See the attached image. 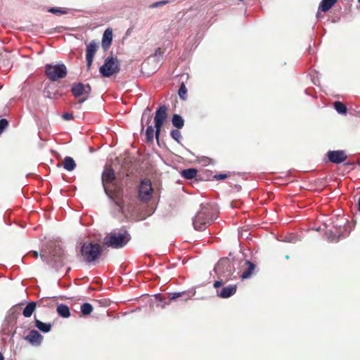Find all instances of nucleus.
Listing matches in <instances>:
<instances>
[{"label":"nucleus","mask_w":360,"mask_h":360,"mask_svg":"<svg viewBox=\"0 0 360 360\" xmlns=\"http://www.w3.org/2000/svg\"><path fill=\"white\" fill-rule=\"evenodd\" d=\"M112 41V30L110 28L106 29L103 34L102 40H101V46L104 51H107V49L110 46Z\"/></svg>","instance_id":"dca6fc26"},{"label":"nucleus","mask_w":360,"mask_h":360,"mask_svg":"<svg viewBox=\"0 0 360 360\" xmlns=\"http://www.w3.org/2000/svg\"><path fill=\"white\" fill-rule=\"evenodd\" d=\"M153 192L151 181L147 179H142L138 188L139 199L142 202H148L151 199Z\"/></svg>","instance_id":"9b49d317"},{"label":"nucleus","mask_w":360,"mask_h":360,"mask_svg":"<svg viewBox=\"0 0 360 360\" xmlns=\"http://www.w3.org/2000/svg\"><path fill=\"white\" fill-rule=\"evenodd\" d=\"M333 105L335 110L339 114L345 115L347 113V106L343 103L340 101H335Z\"/></svg>","instance_id":"c756f323"},{"label":"nucleus","mask_w":360,"mask_h":360,"mask_svg":"<svg viewBox=\"0 0 360 360\" xmlns=\"http://www.w3.org/2000/svg\"><path fill=\"white\" fill-rule=\"evenodd\" d=\"M217 208L212 204H201L200 210L193 218V226L198 231H205L213 221Z\"/></svg>","instance_id":"f257e3e1"},{"label":"nucleus","mask_w":360,"mask_h":360,"mask_svg":"<svg viewBox=\"0 0 360 360\" xmlns=\"http://www.w3.org/2000/svg\"><path fill=\"white\" fill-rule=\"evenodd\" d=\"M358 1L360 3V0H358Z\"/></svg>","instance_id":"3c124183"},{"label":"nucleus","mask_w":360,"mask_h":360,"mask_svg":"<svg viewBox=\"0 0 360 360\" xmlns=\"http://www.w3.org/2000/svg\"><path fill=\"white\" fill-rule=\"evenodd\" d=\"M40 257L43 262H47L51 267L58 271L64 266L66 255L60 246H56L50 251L49 257L42 254Z\"/></svg>","instance_id":"423d86ee"},{"label":"nucleus","mask_w":360,"mask_h":360,"mask_svg":"<svg viewBox=\"0 0 360 360\" xmlns=\"http://www.w3.org/2000/svg\"><path fill=\"white\" fill-rule=\"evenodd\" d=\"M285 241L290 242V243H295L296 241V240L295 239V237L289 236L288 238L286 237Z\"/></svg>","instance_id":"37998d69"},{"label":"nucleus","mask_w":360,"mask_h":360,"mask_svg":"<svg viewBox=\"0 0 360 360\" xmlns=\"http://www.w3.org/2000/svg\"><path fill=\"white\" fill-rule=\"evenodd\" d=\"M338 0H322L319 4V9L323 12L330 10Z\"/></svg>","instance_id":"4be33fe9"},{"label":"nucleus","mask_w":360,"mask_h":360,"mask_svg":"<svg viewBox=\"0 0 360 360\" xmlns=\"http://www.w3.org/2000/svg\"><path fill=\"white\" fill-rule=\"evenodd\" d=\"M103 248L97 243H84L80 248V255L84 262L94 264L102 255Z\"/></svg>","instance_id":"20e7f679"},{"label":"nucleus","mask_w":360,"mask_h":360,"mask_svg":"<svg viewBox=\"0 0 360 360\" xmlns=\"http://www.w3.org/2000/svg\"><path fill=\"white\" fill-rule=\"evenodd\" d=\"M120 63L117 58L108 56L100 67L99 72L104 77H110L120 72Z\"/></svg>","instance_id":"6e6552de"},{"label":"nucleus","mask_w":360,"mask_h":360,"mask_svg":"<svg viewBox=\"0 0 360 360\" xmlns=\"http://www.w3.org/2000/svg\"><path fill=\"white\" fill-rule=\"evenodd\" d=\"M325 235L330 242H338L341 238H344L345 236H342L340 231H333L330 229H328L326 231Z\"/></svg>","instance_id":"a211bd4d"},{"label":"nucleus","mask_w":360,"mask_h":360,"mask_svg":"<svg viewBox=\"0 0 360 360\" xmlns=\"http://www.w3.org/2000/svg\"><path fill=\"white\" fill-rule=\"evenodd\" d=\"M214 177L217 180H223L227 177V175L226 174H219L214 175Z\"/></svg>","instance_id":"79ce46f5"},{"label":"nucleus","mask_w":360,"mask_h":360,"mask_svg":"<svg viewBox=\"0 0 360 360\" xmlns=\"http://www.w3.org/2000/svg\"><path fill=\"white\" fill-rule=\"evenodd\" d=\"M179 96L182 100H186L187 98V89L184 83L181 84L179 89Z\"/></svg>","instance_id":"473e14b6"},{"label":"nucleus","mask_w":360,"mask_h":360,"mask_svg":"<svg viewBox=\"0 0 360 360\" xmlns=\"http://www.w3.org/2000/svg\"><path fill=\"white\" fill-rule=\"evenodd\" d=\"M131 240V236L127 231L111 233L103 238V245L114 249L122 248Z\"/></svg>","instance_id":"39448f33"},{"label":"nucleus","mask_w":360,"mask_h":360,"mask_svg":"<svg viewBox=\"0 0 360 360\" xmlns=\"http://www.w3.org/2000/svg\"><path fill=\"white\" fill-rule=\"evenodd\" d=\"M240 265V261L235 258L224 257L219 260L214 268V271L218 278L223 277L225 281L232 280L238 276L235 275L236 266Z\"/></svg>","instance_id":"f03ea898"},{"label":"nucleus","mask_w":360,"mask_h":360,"mask_svg":"<svg viewBox=\"0 0 360 360\" xmlns=\"http://www.w3.org/2000/svg\"><path fill=\"white\" fill-rule=\"evenodd\" d=\"M25 339L32 345L39 346L42 342L43 336L37 330H32Z\"/></svg>","instance_id":"4468645a"},{"label":"nucleus","mask_w":360,"mask_h":360,"mask_svg":"<svg viewBox=\"0 0 360 360\" xmlns=\"http://www.w3.org/2000/svg\"><path fill=\"white\" fill-rule=\"evenodd\" d=\"M36 302H30L28 304L25 306V307L22 310V314L25 317L29 318L32 316L33 312L36 309Z\"/></svg>","instance_id":"5701e85b"},{"label":"nucleus","mask_w":360,"mask_h":360,"mask_svg":"<svg viewBox=\"0 0 360 360\" xmlns=\"http://www.w3.org/2000/svg\"><path fill=\"white\" fill-rule=\"evenodd\" d=\"M84 85L81 83H75L72 86L71 91L73 96L76 98H79L82 95L84 94Z\"/></svg>","instance_id":"aec40b11"},{"label":"nucleus","mask_w":360,"mask_h":360,"mask_svg":"<svg viewBox=\"0 0 360 360\" xmlns=\"http://www.w3.org/2000/svg\"><path fill=\"white\" fill-rule=\"evenodd\" d=\"M198 170L195 168H188L181 171V176L186 179H192L197 175Z\"/></svg>","instance_id":"bb28decb"},{"label":"nucleus","mask_w":360,"mask_h":360,"mask_svg":"<svg viewBox=\"0 0 360 360\" xmlns=\"http://www.w3.org/2000/svg\"><path fill=\"white\" fill-rule=\"evenodd\" d=\"M45 93H46V97L49 98H53L54 96L51 95V94L49 92V91H45Z\"/></svg>","instance_id":"49530a36"},{"label":"nucleus","mask_w":360,"mask_h":360,"mask_svg":"<svg viewBox=\"0 0 360 360\" xmlns=\"http://www.w3.org/2000/svg\"><path fill=\"white\" fill-rule=\"evenodd\" d=\"M327 162L340 164L347 159V155L345 150H328L326 153Z\"/></svg>","instance_id":"f8f14e48"},{"label":"nucleus","mask_w":360,"mask_h":360,"mask_svg":"<svg viewBox=\"0 0 360 360\" xmlns=\"http://www.w3.org/2000/svg\"><path fill=\"white\" fill-rule=\"evenodd\" d=\"M171 137L177 141L178 143H180L182 139V136L181 134V131L177 129H172L170 132Z\"/></svg>","instance_id":"72a5a7b5"},{"label":"nucleus","mask_w":360,"mask_h":360,"mask_svg":"<svg viewBox=\"0 0 360 360\" xmlns=\"http://www.w3.org/2000/svg\"><path fill=\"white\" fill-rule=\"evenodd\" d=\"M193 295H194L193 293L190 294L189 292H187L186 291L175 292L171 294L169 301L174 300H176L179 297H183V300L184 301H186L188 299H190Z\"/></svg>","instance_id":"412c9836"},{"label":"nucleus","mask_w":360,"mask_h":360,"mask_svg":"<svg viewBox=\"0 0 360 360\" xmlns=\"http://www.w3.org/2000/svg\"><path fill=\"white\" fill-rule=\"evenodd\" d=\"M22 304H15L8 310L7 315L5 318L4 323L3 324V330L4 333H7L6 330H8V331H9L8 328L10 326L13 327L15 326L16 320L18 317L20 315L21 311L22 310Z\"/></svg>","instance_id":"9d476101"},{"label":"nucleus","mask_w":360,"mask_h":360,"mask_svg":"<svg viewBox=\"0 0 360 360\" xmlns=\"http://www.w3.org/2000/svg\"><path fill=\"white\" fill-rule=\"evenodd\" d=\"M8 126V122L6 119L0 120V134L3 132L4 129L7 128Z\"/></svg>","instance_id":"e433bc0d"},{"label":"nucleus","mask_w":360,"mask_h":360,"mask_svg":"<svg viewBox=\"0 0 360 360\" xmlns=\"http://www.w3.org/2000/svg\"><path fill=\"white\" fill-rule=\"evenodd\" d=\"M227 281H225L224 278L223 277L221 278H219V280L218 281H216L214 284H213V286L214 288H216L217 290H219L218 288H219L221 286H222Z\"/></svg>","instance_id":"c9c22d12"},{"label":"nucleus","mask_w":360,"mask_h":360,"mask_svg":"<svg viewBox=\"0 0 360 360\" xmlns=\"http://www.w3.org/2000/svg\"><path fill=\"white\" fill-rule=\"evenodd\" d=\"M47 11L49 13H51L53 14H57V15H63V14H65L67 13V11L65 10H63L61 8H57V7L49 8Z\"/></svg>","instance_id":"f704fd0d"},{"label":"nucleus","mask_w":360,"mask_h":360,"mask_svg":"<svg viewBox=\"0 0 360 360\" xmlns=\"http://www.w3.org/2000/svg\"><path fill=\"white\" fill-rule=\"evenodd\" d=\"M148 125V126L146 130V142L150 143L153 141L155 131L152 125Z\"/></svg>","instance_id":"2f4dec72"},{"label":"nucleus","mask_w":360,"mask_h":360,"mask_svg":"<svg viewBox=\"0 0 360 360\" xmlns=\"http://www.w3.org/2000/svg\"><path fill=\"white\" fill-rule=\"evenodd\" d=\"M237 290L236 285H229L221 290H217V295L219 297L226 299L233 295Z\"/></svg>","instance_id":"2eb2a0df"},{"label":"nucleus","mask_w":360,"mask_h":360,"mask_svg":"<svg viewBox=\"0 0 360 360\" xmlns=\"http://www.w3.org/2000/svg\"><path fill=\"white\" fill-rule=\"evenodd\" d=\"M154 58H157L158 60L160 58H162V52L161 51V49L160 48H158L155 51V54L153 56Z\"/></svg>","instance_id":"58836bf2"},{"label":"nucleus","mask_w":360,"mask_h":360,"mask_svg":"<svg viewBox=\"0 0 360 360\" xmlns=\"http://www.w3.org/2000/svg\"><path fill=\"white\" fill-rule=\"evenodd\" d=\"M57 312L63 318H68L70 316V311L69 307L64 304H60L58 305Z\"/></svg>","instance_id":"a878e982"},{"label":"nucleus","mask_w":360,"mask_h":360,"mask_svg":"<svg viewBox=\"0 0 360 360\" xmlns=\"http://www.w3.org/2000/svg\"><path fill=\"white\" fill-rule=\"evenodd\" d=\"M0 360H4V357L1 352H0Z\"/></svg>","instance_id":"de8ad7c7"},{"label":"nucleus","mask_w":360,"mask_h":360,"mask_svg":"<svg viewBox=\"0 0 360 360\" xmlns=\"http://www.w3.org/2000/svg\"><path fill=\"white\" fill-rule=\"evenodd\" d=\"M172 124L174 127L179 129L184 126V120L181 115L174 114L172 117Z\"/></svg>","instance_id":"393cba45"},{"label":"nucleus","mask_w":360,"mask_h":360,"mask_svg":"<svg viewBox=\"0 0 360 360\" xmlns=\"http://www.w3.org/2000/svg\"><path fill=\"white\" fill-rule=\"evenodd\" d=\"M62 117L65 120H72L73 119V115L72 113L65 112L62 115Z\"/></svg>","instance_id":"ea45409f"},{"label":"nucleus","mask_w":360,"mask_h":360,"mask_svg":"<svg viewBox=\"0 0 360 360\" xmlns=\"http://www.w3.org/2000/svg\"><path fill=\"white\" fill-rule=\"evenodd\" d=\"M97 49L98 44L94 40H92L86 46V60L88 68H90L92 65L94 57L97 51Z\"/></svg>","instance_id":"ddd939ff"},{"label":"nucleus","mask_w":360,"mask_h":360,"mask_svg":"<svg viewBox=\"0 0 360 360\" xmlns=\"http://www.w3.org/2000/svg\"><path fill=\"white\" fill-rule=\"evenodd\" d=\"M245 264L248 266V268L245 271L243 272L241 275H240V277L242 279H246L250 278L256 267V265L249 260H245Z\"/></svg>","instance_id":"6ab92c4d"},{"label":"nucleus","mask_w":360,"mask_h":360,"mask_svg":"<svg viewBox=\"0 0 360 360\" xmlns=\"http://www.w3.org/2000/svg\"><path fill=\"white\" fill-rule=\"evenodd\" d=\"M63 167L68 172H72L76 167V163L74 159L71 157L67 156L63 160Z\"/></svg>","instance_id":"b1692460"},{"label":"nucleus","mask_w":360,"mask_h":360,"mask_svg":"<svg viewBox=\"0 0 360 360\" xmlns=\"http://www.w3.org/2000/svg\"><path fill=\"white\" fill-rule=\"evenodd\" d=\"M115 179V172L112 168H105L102 173L101 181L103 184V186L104 188V191L105 194L108 195L109 199L114 203L115 206H116L117 210L119 212H122L123 210L124 202L121 197L118 194L112 195L110 190L107 188L105 185V182L111 183Z\"/></svg>","instance_id":"7ed1b4c3"},{"label":"nucleus","mask_w":360,"mask_h":360,"mask_svg":"<svg viewBox=\"0 0 360 360\" xmlns=\"http://www.w3.org/2000/svg\"><path fill=\"white\" fill-rule=\"evenodd\" d=\"M81 311L84 316L89 315L93 311V306L88 302H85L81 305Z\"/></svg>","instance_id":"7c9ffc66"},{"label":"nucleus","mask_w":360,"mask_h":360,"mask_svg":"<svg viewBox=\"0 0 360 360\" xmlns=\"http://www.w3.org/2000/svg\"><path fill=\"white\" fill-rule=\"evenodd\" d=\"M29 254L32 255L34 258H37L39 256V254L37 251H30Z\"/></svg>","instance_id":"c03bdc74"},{"label":"nucleus","mask_w":360,"mask_h":360,"mask_svg":"<svg viewBox=\"0 0 360 360\" xmlns=\"http://www.w3.org/2000/svg\"><path fill=\"white\" fill-rule=\"evenodd\" d=\"M146 120V124H149L150 122V109L147 107L143 112V115H142V117H141V130H143L144 129V122Z\"/></svg>","instance_id":"c85d7f7f"},{"label":"nucleus","mask_w":360,"mask_h":360,"mask_svg":"<svg viewBox=\"0 0 360 360\" xmlns=\"http://www.w3.org/2000/svg\"><path fill=\"white\" fill-rule=\"evenodd\" d=\"M358 208H359V210L360 211V197H359V200H358Z\"/></svg>","instance_id":"09e8293b"},{"label":"nucleus","mask_w":360,"mask_h":360,"mask_svg":"<svg viewBox=\"0 0 360 360\" xmlns=\"http://www.w3.org/2000/svg\"><path fill=\"white\" fill-rule=\"evenodd\" d=\"M346 221L343 217L336 218L335 220L330 219L328 224L326 223V226H332L335 231H340L341 236H344L342 228L345 225Z\"/></svg>","instance_id":"f3484780"},{"label":"nucleus","mask_w":360,"mask_h":360,"mask_svg":"<svg viewBox=\"0 0 360 360\" xmlns=\"http://www.w3.org/2000/svg\"><path fill=\"white\" fill-rule=\"evenodd\" d=\"M88 98V97L86 96V97H83V98H80L79 100H78V103L79 104H82L83 103L86 99Z\"/></svg>","instance_id":"a18cd8bd"},{"label":"nucleus","mask_w":360,"mask_h":360,"mask_svg":"<svg viewBox=\"0 0 360 360\" xmlns=\"http://www.w3.org/2000/svg\"><path fill=\"white\" fill-rule=\"evenodd\" d=\"M285 258H286V259H288V258H289V256H288V255H286V256H285Z\"/></svg>","instance_id":"8fccbe9b"},{"label":"nucleus","mask_w":360,"mask_h":360,"mask_svg":"<svg viewBox=\"0 0 360 360\" xmlns=\"http://www.w3.org/2000/svg\"><path fill=\"white\" fill-rule=\"evenodd\" d=\"M167 118V107L165 105L160 106L155 111L154 123H155V135L157 142L159 143V137L160 135L161 128Z\"/></svg>","instance_id":"1a4fd4ad"},{"label":"nucleus","mask_w":360,"mask_h":360,"mask_svg":"<svg viewBox=\"0 0 360 360\" xmlns=\"http://www.w3.org/2000/svg\"><path fill=\"white\" fill-rule=\"evenodd\" d=\"M45 74L49 80L56 82L65 78L68 74V70L63 63L56 65L46 64L45 66Z\"/></svg>","instance_id":"0eeeda50"},{"label":"nucleus","mask_w":360,"mask_h":360,"mask_svg":"<svg viewBox=\"0 0 360 360\" xmlns=\"http://www.w3.org/2000/svg\"><path fill=\"white\" fill-rule=\"evenodd\" d=\"M91 92V87L89 84L84 85V94L86 95L87 97L89 96Z\"/></svg>","instance_id":"4c0bfd02"},{"label":"nucleus","mask_w":360,"mask_h":360,"mask_svg":"<svg viewBox=\"0 0 360 360\" xmlns=\"http://www.w3.org/2000/svg\"><path fill=\"white\" fill-rule=\"evenodd\" d=\"M35 326L43 333H48L51 329L50 323H44L38 319H35Z\"/></svg>","instance_id":"cd10ccee"},{"label":"nucleus","mask_w":360,"mask_h":360,"mask_svg":"<svg viewBox=\"0 0 360 360\" xmlns=\"http://www.w3.org/2000/svg\"><path fill=\"white\" fill-rule=\"evenodd\" d=\"M167 3V1H160L155 2L153 4H151L150 7L151 8H157L159 6L166 4Z\"/></svg>","instance_id":"a19ab883"}]
</instances>
